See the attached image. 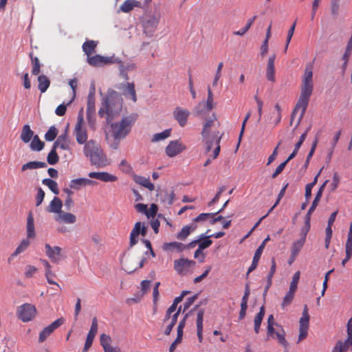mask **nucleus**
I'll return each mask as SVG.
<instances>
[{"label":"nucleus","mask_w":352,"mask_h":352,"mask_svg":"<svg viewBox=\"0 0 352 352\" xmlns=\"http://www.w3.org/2000/svg\"><path fill=\"white\" fill-rule=\"evenodd\" d=\"M98 331V321L97 318L94 317L92 319L91 327L88 333V335L86 338V342L82 349V352H87L88 349L92 345L94 337L96 336Z\"/></svg>","instance_id":"obj_18"},{"label":"nucleus","mask_w":352,"mask_h":352,"mask_svg":"<svg viewBox=\"0 0 352 352\" xmlns=\"http://www.w3.org/2000/svg\"><path fill=\"white\" fill-rule=\"evenodd\" d=\"M31 62L32 65V74L33 75H38L41 72V64L37 57H33L32 53L30 54Z\"/></svg>","instance_id":"obj_45"},{"label":"nucleus","mask_w":352,"mask_h":352,"mask_svg":"<svg viewBox=\"0 0 352 352\" xmlns=\"http://www.w3.org/2000/svg\"><path fill=\"white\" fill-rule=\"evenodd\" d=\"M296 291V289H294L292 288L289 289V291L287 292L286 295L283 298V302L281 304L282 308L284 309L285 307H287L288 305H289L292 303V302L294 298Z\"/></svg>","instance_id":"obj_39"},{"label":"nucleus","mask_w":352,"mask_h":352,"mask_svg":"<svg viewBox=\"0 0 352 352\" xmlns=\"http://www.w3.org/2000/svg\"><path fill=\"white\" fill-rule=\"evenodd\" d=\"M186 146L180 140H172L166 146L165 152L168 157H174L186 150Z\"/></svg>","instance_id":"obj_13"},{"label":"nucleus","mask_w":352,"mask_h":352,"mask_svg":"<svg viewBox=\"0 0 352 352\" xmlns=\"http://www.w3.org/2000/svg\"><path fill=\"white\" fill-rule=\"evenodd\" d=\"M305 241L303 239H300L299 240L293 243L292 248V255L294 258H296V256L298 255Z\"/></svg>","instance_id":"obj_47"},{"label":"nucleus","mask_w":352,"mask_h":352,"mask_svg":"<svg viewBox=\"0 0 352 352\" xmlns=\"http://www.w3.org/2000/svg\"><path fill=\"white\" fill-rule=\"evenodd\" d=\"M261 254H262V252H260V250H256V252L254 253V256L253 257L252 264L248 270L247 275H248L250 272H252L253 270H254L256 268Z\"/></svg>","instance_id":"obj_48"},{"label":"nucleus","mask_w":352,"mask_h":352,"mask_svg":"<svg viewBox=\"0 0 352 352\" xmlns=\"http://www.w3.org/2000/svg\"><path fill=\"white\" fill-rule=\"evenodd\" d=\"M276 59V54H272L267 60L266 69V78L269 81H275V67L274 62Z\"/></svg>","instance_id":"obj_23"},{"label":"nucleus","mask_w":352,"mask_h":352,"mask_svg":"<svg viewBox=\"0 0 352 352\" xmlns=\"http://www.w3.org/2000/svg\"><path fill=\"white\" fill-rule=\"evenodd\" d=\"M142 3L137 0H126L120 6L119 11L128 13L134 8H141Z\"/></svg>","instance_id":"obj_27"},{"label":"nucleus","mask_w":352,"mask_h":352,"mask_svg":"<svg viewBox=\"0 0 352 352\" xmlns=\"http://www.w3.org/2000/svg\"><path fill=\"white\" fill-rule=\"evenodd\" d=\"M213 94L210 87H208V97L206 103V109L208 111H210L214 107V104L213 103Z\"/></svg>","instance_id":"obj_53"},{"label":"nucleus","mask_w":352,"mask_h":352,"mask_svg":"<svg viewBox=\"0 0 352 352\" xmlns=\"http://www.w3.org/2000/svg\"><path fill=\"white\" fill-rule=\"evenodd\" d=\"M74 133L78 144H84L85 146V144L89 142V140H87L88 133L87 127L85 124L82 109H81L78 113L77 122L74 127Z\"/></svg>","instance_id":"obj_5"},{"label":"nucleus","mask_w":352,"mask_h":352,"mask_svg":"<svg viewBox=\"0 0 352 352\" xmlns=\"http://www.w3.org/2000/svg\"><path fill=\"white\" fill-rule=\"evenodd\" d=\"M171 133V129H166L164 131L158 133H155L153 135L151 139L152 142H159L163 140H165L170 137Z\"/></svg>","instance_id":"obj_42"},{"label":"nucleus","mask_w":352,"mask_h":352,"mask_svg":"<svg viewBox=\"0 0 352 352\" xmlns=\"http://www.w3.org/2000/svg\"><path fill=\"white\" fill-rule=\"evenodd\" d=\"M264 316L265 307L264 306H261L259 312L256 315L254 319V330L256 334H258L260 331L261 324L264 318Z\"/></svg>","instance_id":"obj_31"},{"label":"nucleus","mask_w":352,"mask_h":352,"mask_svg":"<svg viewBox=\"0 0 352 352\" xmlns=\"http://www.w3.org/2000/svg\"><path fill=\"white\" fill-rule=\"evenodd\" d=\"M87 63L93 67H102L113 63V57L102 56L101 55L90 56L87 58Z\"/></svg>","instance_id":"obj_16"},{"label":"nucleus","mask_w":352,"mask_h":352,"mask_svg":"<svg viewBox=\"0 0 352 352\" xmlns=\"http://www.w3.org/2000/svg\"><path fill=\"white\" fill-rule=\"evenodd\" d=\"M56 148H54V146H52V150L49 153L47 160V162L51 165H54L56 163H58L59 160V157L56 151Z\"/></svg>","instance_id":"obj_52"},{"label":"nucleus","mask_w":352,"mask_h":352,"mask_svg":"<svg viewBox=\"0 0 352 352\" xmlns=\"http://www.w3.org/2000/svg\"><path fill=\"white\" fill-rule=\"evenodd\" d=\"M204 310L201 309L198 311L197 316V329H203Z\"/></svg>","instance_id":"obj_60"},{"label":"nucleus","mask_w":352,"mask_h":352,"mask_svg":"<svg viewBox=\"0 0 352 352\" xmlns=\"http://www.w3.org/2000/svg\"><path fill=\"white\" fill-rule=\"evenodd\" d=\"M199 239H200L199 242V248L201 250L208 248L212 243V241L210 239V236L208 235H205V234H201L199 236Z\"/></svg>","instance_id":"obj_41"},{"label":"nucleus","mask_w":352,"mask_h":352,"mask_svg":"<svg viewBox=\"0 0 352 352\" xmlns=\"http://www.w3.org/2000/svg\"><path fill=\"white\" fill-rule=\"evenodd\" d=\"M313 65L309 64L305 69L302 82L300 88V95L291 116V124L296 115L298 111L300 110V114L298 120L297 126L303 118L307 108L310 96L313 91Z\"/></svg>","instance_id":"obj_1"},{"label":"nucleus","mask_w":352,"mask_h":352,"mask_svg":"<svg viewBox=\"0 0 352 352\" xmlns=\"http://www.w3.org/2000/svg\"><path fill=\"white\" fill-rule=\"evenodd\" d=\"M329 180H326L323 184L320 187L319 190H318L316 195V197L312 202V204H314V205H316L318 206V203L320 200V198L322 197V192H323V190H324V188L325 187V186L327 185V184L328 183Z\"/></svg>","instance_id":"obj_56"},{"label":"nucleus","mask_w":352,"mask_h":352,"mask_svg":"<svg viewBox=\"0 0 352 352\" xmlns=\"http://www.w3.org/2000/svg\"><path fill=\"white\" fill-rule=\"evenodd\" d=\"M58 135V130L54 126L50 127L48 131L45 134V140L48 142H52L55 140Z\"/></svg>","instance_id":"obj_51"},{"label":"nucleus","mask_w":352,"mask_h":352,"mask_svg":"<svg viewBox=\"0 0 352 352\" xmlns=\"http://www.w3.org/2000/svg\"><path fill=\"white\" fill-rule=\"evenodd\" d=\"M160 15H152L143 22L144 33L151 37L155 32L159 24Z\"/></svg>","instance_id":"obj_12"},{"label":"nucleus","mask_w":352,"mask_h":352,"mask_svg":"<svg viewBox=\"0 0 352 352\" xmlns=\"http://www.w3.org/2000/svg\"><path fill=\"white\" fill-rule=\"evenodd\" d=\"M275 109L276 111V113H273L271 116V120L272 121V123L275 125V126H277L280 120H281V118H282V116H281V107L278 104H276L275 105Z\"/></svg>","instance_id":"obj_44"},{"label":"nucleus","mask_w":352,"mask_h":352,"mask_svg":"<svg viewBox=\"0 0 352 352\" xmlns=\"http://www.w3.org/2000/svg\"><path fill=\"white\" fill-rule=\"evenodd\" d=\"M119 169L124 173L130 174L133 169L130 164L125 160H122L118 165Z\"/></svg>","instance_id":"obj_54"},{"label":"nucleus","mask_w":352,"mask_h":352,"mask_svg":"<svg viewBox=\"0 0 352 352\" xmlns=\"http://www.w3.org/2000/svg\"><path fill=\"white\" fill-rule=\"evenodd\" d=\"M133 179L136 184H140V186H144V188H146L150 191L154 190L155 186L150 182L149 178H146L145 177L140 176L138 175H134Z\"/></svg>","instance_id":"obj_29"},{"label":"nucleus","mask_w":352,"mask_h":352,"mask_svg":"<svg viewBox=\"0 0 352 352\" xmlns=\"http://www.w3.org/2000/svg\"><path fill=\"white\" fill-rule=\"evenodd\" d=\"M45 146V143L41 141L37 135H35L32 138V140L30 143V148L32 151H40Z\"/></svg>","instance_id":"obj_40"},{"label":"nucleus","mask_w":352,"mask_h":352,"mask_svg":"<svg viewBox=\"0 0 352 352\" xmlns=\"http://www.w3.org/2000/svg\"><path fill=\"white\" fill-rule=\"evenodd\" d=\"M47 164L45 162L33 161L23 164L21 167V170L25 171L28 169H36L39 168H45Z\"/></svg>","instance_id":"obj_38"},{"label":"nucleus","mask_w":352,"mask_h":352,"mask_svg":"<svg viewBox=\"0 0 352 352\" xmlns=\"http://www.w3.org/2000/svg\"><path fill=\"white\" fill-rule=\"evenodd\" d=\"M96 182L87 178H78L72 179L70 182V188L76 190H80L82 187L86 186H94Z\"/></svg>","instance_id":"obj_24"},{"label":"nucleus","mask_w":352,"mask_h":352,"mask_svg":"<svg viewBox=\"0 0 352 352\" xmlns=\"http://www.w3.org/2000/svg\"><path fill=\"white\" fill-rule=\"evenodd\" d=\"M345 258L342 261V265L345 266L346 263L352 257V222L349 226V230L347 234V240L345 244Z\"/></svg>","instance_id":"obj_20"},{"label":"nucleus","mask_w":352,"mask_h":352,"mask_svg":"<svg viewBox=\"0 0 352 352\" xmlns=\"http://www.w3.org/2000/svg\"><path fill=\"white\" fill-rule=\"evenodd\" d=\"M223 67V63L220 62L218 64L216 74H215L214 80H213V82H212L213 86H216L217 85V82L221 76V70H222Z\"/></svg>","instance_id":"obj_59"},{"label":"nucleus","mask_w":352,"mask_h":352,"mask_svg":"<svg viewBox=\"0 0 352 352\" xmlns=\"http://www.w3.org/2000/svg\"><path fill=\"white\" fill-rule=\"evenodd\" d=\"M122 107V100L119 94L114 90H110L101 104L98 115L101 118L106 116L107 122L109 124L120 115Z\"/></svg>","instance_id":"obj_2"},{"label":"nucleus","mask_w":352,"mask_h":352,"mask_svg":"<svg viewBox=\"0 0 352 352\" xmlns=\"http://www.w3.org/2000/svg\"><path fill=\"white\" fill-rule=\"evenodd\" d=\"M181 309H182V307L180 306L178 308V310L175 314H173L172 321L168 322V324L166 327L164 332L166 336H169L170 333H171L173 327L175 326V324H176V322L177 321L178 316L181 312Z\"/></svg>","instance_id":"obj_36"},{"label":"nucleus","mask_w":352,"mask_h":352,"mask_svg":"<svg viewBox=\"0 0 352 352\" xmlns=\"http://www.w3.org/2000/svg\"><path fill=\"white\" fill-rule=\"evenodd\" d=\"M173 115L174 118L179 123V126L184 127L187 124L188 119L190 116V111L186 109L177 107L174 109Z\"/></svg>","instance_id":"obj_17"},{"label":"nucleus","mask_w":352,"mask_h":352,"mask_svg":"<svg viewBox=\"0 0 352 352\" xmlns=\"http://www.w3.org/2000/svg\"><path fill=\"white\" fill-rule=\"evenodd\" d=\"M38 89L41 93H45L50 85V80L45 75H39L38 76Z\"/></svg>","instance_id":"obj_32"},{"label":"nucleus","mask_w":352,"mask_h":352,"mask_svg":"<svg viewBox=\"0 0 352 352\" xmlns=\"http://www.w3.org/2000/svg\"><path fill=\"white\" fill-rule=\"evenodd\" d=\"M64 318H60L45 327L39 334V342H43L55 329H58L64 323Z\"/></svg>","instance_id":"obj_15"},{"label":"nucleus","mask_w":352,"mask_h":352,"mask_svg":"<svg viewBox=\"0 0 352 352\" xmlns=\"http://www.w3.org/2000/svg\"><path fill=\"white\" fill-rule=\"evenodd\" d=\"M90 178L96 179L104 182H113L118 180V177L107 172H90L88 174Z\"/></svg>","instance_id":"obj_19"},{"label":"nucleus","mask_w":352,"mask_h":352,"mask_svg":"<svg viewBox=\"0 0 352 352\" xmlns=\"http://www.w3.org/2000/svg\"><path fill=\"white\" fill-rule=\"evenodd\" d=\"M37 272V268L32 265H27L25 267V276L26 278H31Z\"/></svg>","instance_id":"obj_64"},{"label":"nucleus","mask_w":352,"mask_h":352,"mask_svg":"<svg viewBox=\"0 0 352 352\" xmlns=\"http://www.w3.org/2000/svg\"><path fill=\"white\" fill-rule=\"evenodd\" d=\"M137 120L135 114L124 116L120 122H112L110 124V133L116 140L124 138L131 131L133 125Z\"/></svg>","instance_id":"obj_4"},{"label":"nucleus","mask_w":352,"mask_h":352,"mask_svg":"<svg viewBox=\"0 0 352 352\" xmlns=\"http://www.w3.org/2000/svg\"><path fill=\"white\" fill-rule=\"evenodd\" d=\"M43 184L47 186L55 195H58L59 193L58 184L55 181L51 179H44L43 180Z\"/></svg>","instance_id":"obj_50"},{"label":"nucleus","mask_w":352,"mask_h":352,"mask_svg":"<svg viewBox=\"0 0 352 352\" xmlns=\"http://www.w3.org/2000/svg\"><path fill=\"white\" fill-rule=\"evenodd\" d=\"M256 15L250 18L247 21V23L245 25H244V28L240 29L239 30H238L236 32H234V34L235 35H238V36H243L250 30V28L252 25L253 23L256 20Z\"/></svg>","instance_id":"obj_43"},{"label":"nucleus","mask_w":352,"mask_h":352,"mask_svg":"<svg viewBox=\"0 0 352 352\" xmlns=\"http://www.w3.org/2000/svg\"><path fill=\"white\" fill-rule=\"evenodd\" d=\"M351 51H352V38H350L349 42H348V44H347V46H346V50H345V52L343 55V59L344 60V65H343V67H345L347 63H348V60H349V58L351 55Z\"/></svg>","instance_id":"obj_55"},{"label":"nucleus","mask_w":352,"mask_h":352,"mask_svg":"<svg viewBox=\"0 0 352 352\" xmlns=\"http://www.w3.org/2000/svg\"><path fill=\"white\" fill-rule=\"evenodd\" d=\"M123 94L125 96H130L131 100L135 102L137 101L135 85L133 82H127L124 85Z\"/></svg>","instance_id":"obj_34"},{"label":"nucleus","mask_w":352,"mask_h":352,"mask_svg":"<svg viewBox=\"0 0 352 352\" xmlns=\"http://www.w3.org/2000/svg\"><path fill=\"white\" fill-rule=\"evenodd\" d=\"M63 207V203L60 199L58 197H54V199L51 201L47 210L49 212L56 213L59 214L63 210H61Z\"/></svg>","instance_id":"obj_28"},{"label":"nucleus","mask_w":352,"mask_h":352,"mask_svg":"<svg viewBox=\"0 0 352 352\" xmlns=\"http://www.w3.org/2000/svg\"><path fill=\"white\" fill-rule=\"evenodd\" d=\"M85 156L89 158L90 164L97 168H102L110 164V160L96 140L91 139L83 147Z\"/></svg>","instance_id":"obj_3"},{"label":"nucleus","mask_w":352,"mask_h":352,"mask_svg":"<svg viewBox=\"0 0 352 352\" xmlns=\"http://www.w3.org/2000/svg\"><path fill=\"white\" fill-rule=\"evenodd\" d=\"M146 232V227L141 222H137L130 233V247L134 246L138 243L139 234L145 236Z\"/></svg>","instance_id":"obj_14"},{"label":"nucleus","mask_w":352,"mask_h":352,"mask_svg":"<svg viewBox=\"0 0 352 352\" xmlns=\"http://www.w3.org/2000/svg\"><path fill=\"white\" fill-rule=\"evenodd\" d=\"M34 137V131L31 129L29 124L23 125L20 135L21 140L24 143H28Z\"/></svg>","instance_id":"obj_30"},{"label":"nucleus","mask_w":352,"mask_h":352,"mask_svg":"<svg viewBox=\"0 0 352 352\" xmlns=\"http://www.w3.org/2000/svg\"><path fill=\"white\" fill-rule=\"evenodd\" d=\"M72 100H70L66 104L63 103V104H60V105H58L55 110L56 114L58 116H64L67 111V106L69 105L72 103Z\"/></svg>","instance_id":"obj_57"},{"label":"nucleus","mask_w":352,"mask_h":352,"mask_svg":"<svg viewBox=\"0 0 352 352\" xmlns=\"http://www.w3.org/2000/svg\"><path fill=\"white\" fill-rule=\"evenodd\" d=\"M26 231L28 239H34L36 236L34 228V220L32 212L30 211L28 214Z\"/></svg>","instance_id":"obj_25"},{"label":"nucleus","mask_w":352,"mask_h":352,"mask_svg":"<svg viewBox=\"0 0 352 352\" xmlns=\"http://www.w3.org/2000/svg\"><path fill=\"white\" fill-rule=\"evenodd\" d=\"M100 344L103 347L104 351H108L112 346L110 345L111 338L109 336L102 333L100 337Z\"/></svg>","instance_id":"obj_49"},{"label":"nucleus","mask_w":352,"mask_h":352,"mask_svg":"<svg viewBox=\"0 0 352 352\" xmlns=\"http://www.w3.org/2000/svg\"><path fill=\"white\" fill-rule=\"evenodd\" d=\"M276 327L278 328L276 331L274 329V326H271V324L267 325V338L266 340L270 339H275L276 338L281 345L285 347H287L288 345L287 341L285 340V332L283 329V327L276 324Z\"/></svg>","instance_id":"obj_7"},{"label":"nucleus","mask_w":352,"mask_h":352,"mask_svg":"<svg viewBox=\"0 0 352 352\" xmlns=\"http://www.w3.org/2000/svg\"><path fill=\"white\" fill-rule=\"evenodd\" d=\"M97 44V42L92 40L87 41L82 44V50L87 56V58L95 52Z\"/></svg>","instance_id":"obj_33"},{"label":"nucleus","mask_w":352,"mask_h":352,"mask_svg":"<svg viewBox=\"0 0 352 352\" xmlns=\"http://www.w3.org/2000/svg\"><path fill=\"white\" fill-rule=\"evenodd\" d=\"M350 346L352 350V319H350L347 322V338L344 342L338 340L331 352H346Z\"/></svg>","instance_id":"obj_8"},{"label":"nucleus","mask_w":352,"mask_h":352,"mask_svg":"<svg viewBox=\"0 0 352 352\" xmlns=\"http://www.w3.org/2000/svg\"><path fill=\"white\" fill-rule=\"evenodd\" d=\"M54 148H60L63 150L68 151L70 149L69 139L67 134V130H65L63 134L59 135L53 144Z\"/></svg>","instance_id":"obj_21"},{"label":"nucleus","mask_w":352,"mask_h":352,"mask_svg":"<svg viewBox=\"0 0 352 352\" xmlns=\"http://www.w3.org/2000/svg\"><path fill=\"white\" fill-rule=\"evenodd\" d=\"M195 262L188 258H179L174 261V269L178 274L185 275L192 271Z\"/></svg>","instance_id":"obj_9"},{"label":"nucleus","mask_w":352,"mask_h":352,"mask_svg":"<svg viewBox=\"0 0 352 352\" xmlns=\"http://www.w3.org/2000/svg\"><path fill=\"white\" fill-rule=\"evenodd\" d=\"M212 216L210 213H201L199 214L193 221L192 223L197 224L199 222H203L208 221L209 218Z\"/></svg>","instance_id":"obj_61"},{"label":"nucleus","mask_w":352,"mask_h":352,"mask_svg":"<svg viewBox=\"0 0 352 352\" xmlns=\"http://www.w3.org/2000/svg\"><path fill=\"white\" fill-rule=\"evenodd\" d=\"M197 228V224L195 223H191L190 225H187L184 226L181 231L177 233L176 237L179 240L184 241L185 240L189 234L194 232Z\"/></svg>","instance_id":"obj_26"},{"label":"nucleus","mask_w":352,"mask_h":352,"mask_svg":"<svg viewBox=\"0 0 352 352\" xmlns=\"http://www.w3.org/2000/svg\"><path fill=\"white\" fill-rule=\"evenodd\" d=\"M95 112V100L93 97L89 96L87 104V118L91 125V119Z\"/></svg>","instance_id":"obj_35"},{"label":"nucleus","mask_w":352,"mask_h":352,"mask_svg":"<svg viewBox=\"0 0 352 352\" xmlns=\"http://www.w3.org/2000/svg\"><path fill=\"white\" fill-rule=\"evenodd\" d=\"M300 276V271H297L293 276L292 280L290 283L289 288H292L297 290L298 288V283L299 282Z\"/></svg>","instance_id":"obj_58"},{"label":"nucleus","mask_w":352,"mask_h":352,"mask_svg":"<svg viewBox=\"0 0 352 352\" xmlns=\"http://www.w3.org/2000/svg\"><path fill=\"white\" fill-rule=\"evenodd\" d=\"M339 183H340L339 175L338 174V173H334L333 175V181H332V183L330 185L331 190L332 192H333V191H335L336 190V188L338 186Z\"/></svg>","instance_id":"obj_63"},{"label":"nucleus","mask_w":352,"mask_h":352,"mask_svg":"<svg viewBox=\"0 0 352 352\" xmlns=\"http://www.w3.org/2000/svg\"><path fill=\"white\" fill-rule=\"evenodd\" d=\"M300 327H299V336L298 342H300L305 339L307 336V331L309 324V315L308 313V308L307 305L304 306L302 314L300 318Z\"/></svg>","instance_id":"obj_11"},{"label":"nucleus","mask_w":352,"mask_h":352,"mask_svg":"<svg viewBox=\"0 0 352 352\" xmlns=\"http://www.w3.org/2000/svg\"><path fill=\"white\" fill-rule=\"evenodd\" d=\"M185 248V245L179 242L174 241L170 243H166L164 244V249L165 250H177L179 252H182Z\"/></svg>","instance_id":"obj_37"},{"label":"nucleus","mask_w":352,"mask_h":352,"mask_svg":"<svg viewBox=\"0 0 352 352\" xmlns=\"http://www.w3.org/2000/svg\"><path fill=\"white\" fill-rule=\"evenodd\" d=\"M36 314V309L34 305L30 303H25L17 308L16 314L18 318L24 322L33 320Z\"/></svg>","instance_id":"obj_6"},{"label":"nucleus","mask_w":352,"mask_h":352,"mask_svg":"<svg viewBox=\"0 0 352 352\" xmlns=\"http://www.w3.org/2000/svg\"><path fill=\"white\" fill-rule=\"evenodd\" d=\"M56 221L67 224H73L76 221V217L74 214L62 211L54 217Z\"/></svg>","instance_id":"obj_22"},{"label":"nucleus","mask_w":352,"mask_h":352,"mask_svg":"<svg viewBox=\"0 0 352 352\" xmlns=\"http://www.w3.org/2000/svg\"><path fill=\"white\" fill-rule=\"evenodd\" d=\"M30 243L28 239H23L21 243L16 248L15 251L11 255L12 257H14L18 254L23 252L30 245Z\"/></svg>","instance_id":"obj_46"},{"label":"nucleus","mask_w":352,"mask_h":352,"mask_svg":"<svg viewBox=\"0 0 352 352\" xmlns=\"http://www.w3.org/2000/svg\"><path fill=\"white\" fill-rule=\"evenodd\" d=\"M45 252L46 256L54 263H60L65 258L63 249L59 246H51L50 244L45 243Z\"/></svg>","instance_id":"obj_10"},{"label":"nucleus","mask_w":352,"mask_h":352,"mask_svg":"<svg viewBox=\"0 0 352 352\" xmlns=\"http://www.w3.org/2000/svg\"><path fill=\"white\" fill-rule=\"evenodd\" d=\"M157 206L155 204H152L151 205V207L149 209H146L145 214L147 216L148 218L149 217H154L157 212Z\"/></svg>","instance_id":"obj_62"}]
</instances>
